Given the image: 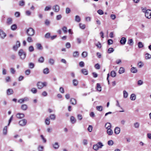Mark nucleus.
<instances>
[{"label":"nucleus","instance_id":"18","mask_svg":"<svg viewBox=\"0 0 151 151\" xmlns=\"http://www.w3.org/2000/svg\"><path fill=\"white\" fill-rule=\"evenodd\" d=\"M136 96L133 93L131 94L130 97V99L132 101H134L136 99Z\"/></svg>","mask_w":151,"mask_h":151},{"label":"nucleus","instance_id":"30","mask_svg":"<svg viewBox=\"0 0 151 151\" xmlns=\"http://www.w3.org/2000/svg\"><path fill=\"white\" fill-rule=\"evenodd\" d=\"M49 72V69L48 68L44 69L43 71V73L44 74H48Z\"/></svg>","mask_w":151,"mask_h":151},{"label":"nucleus","instance_id":"23","mask_svg":"<svg viewBox=\"0 0 151 151\" xmlns=\"http://www.w3.org/2000/svg\"><path fill=\"white\" fill-rule=\"evenodd\" d=\"M125 72V69L123 67H120L119 71V73L121 74L124 73Z\"/></svg>","mask_w":151,"mask_h":151},{"label":"nucleus","instance_id":"22","mask_svg":"<svg viewBox=\"0 0 151 151\" xmlns=\"http://www.w3.org/2000/svg\"><path fill=\"white\" fill-rule=\"evenodd\" d=\"M131 71L133 73H137V70L136 68L134 67H132L131 69Z\"/></svg>","mask_w":151,"mask_h":151},{"label":"nucleus","instance_id":"57","mask_svg":"<svg viewBox=\"0 0 151 151\" xmlns=\"http://www.w3.org/2000/svg\"><path fill=\"white\" fill-rule=\"evenodd\" d=\"M97 12L100 15H102L104 14V12L101 9H99L97 11Z\"/></svg>","mask_w":151,"mask_h":151},{"label":"nucleus","instance_id":"58","mask_svg":"<svg viewBox=\"0 0 151 151\" xmlns=\"http://www.w3.org/2000/svg\"><path fill=\"white\" fill-rule=\"evenodd\" d=\"M31 71L29 69L26 70L25 71V74L27 75H29Z\"/></svg>","mask_w":151,"mask_h":151},{"label":"nucleus","instance_id":"9","mask_svg":"<svg viewBox=\"0 0 151 151\" xmlns=\"http://www.w3.org/2000/svg\"><path fill=\"white\" fill-rule=\"evenodd\" d=\"M52 146L55 149H58L60 147V145L57 142H55L54 143L52 144Z\"/></svg>","mask_w":151,"mask_h":151},{"label":"nucleus","instance_id":"49","mask_svg":"<svg viewBox=\"0 0 151 151\" xmlns=\"http://www.w3.org/2000/svg\"><path fill=\"white\" fill-rule=\"evenodd\" d=\"M29 50L30 52H32L34 50V48L33 46H31L29 47Z\"/></svg>","mask_w":151,"mask_h":151},{"label":"nucleus","instance_id":"41","mask_svg":"<svg viewBox=\"0 0 151 151\" xmlns=\"http://www.w3.org/2000/svg\"><path fill=\"white\" fill-rule=\"evenodd\" d=\"M128 44L130 45H132L133 44V40L132 39H129L128 40Z\"/></svg>","mask_w":151,"mask_h":151},{"label":"nucleus","instance_id":"2","mask_svg":"<svg viewBox=\"0 0 151 151\" xmlns=\"http://www.w3.org/2000/svg\"><path fill=\"white\" fill-rule=\"evenodd\" d=\"M18 54L20 59L22 60L24 59L26 57V53L24 52L23 50L20 49L18 52Z\"/></svg>","mask_w":151,"mask_h":151},{"label":"nucleus","instance_id":"53","mask_svg":"<svg viewBox=\"0 0 151 151\" xmlns=\"http://www.w3.org/2000/svg\"><path fill=\"white\" fill-rule=\"evenodd\" d=\"M108 144L109 146H111L114 144V142L112 140H109L108 142Z\"/></svg>","mask_w":151,"mask_h":151},{"label":"nucleus","instance_id":"63","mask_svg":"<svg viewBox=\"0 0 151 151\" xmlns=\"http://www.w3.org/2000/svg\"><path fill=\"white\" fill-rule=\"evenodd\" d=\"M65 46L67 48H69L70 47V44L69 42H67L65 45Z\"/></svg>","mask_w":151,"mask_h":151},{"label":"nucleus","instance_id":"48","mask_svg":"<svg viewBox=\"0 0 151 151\" xmlns=\"http://www.w3.org/2000/svg\"><path fill=\"white\" fill-rule=\"evenodd\" d=\"M29 66L30 68L32 69L34 67V64L32 63H30L29 64Z\"/></svg>","mask_w":151,"mask_h":151},{"label":"nucleus","instance_id":"33","mask_svg":"<svg viewBox=\"0 0 151 151\" xmlns=\"http://www.w3.org/2000/svg\"><path fill=\"white\" fill-rule=\"evenodd\" d=\"M44 61V58L43 57H41L39 58L38 61L40 63H43Z\"/></svg>","mask_w":151,"mask_h":151},{"label":"nucleus","instance_id":"29","mask_svg":"<svg viewBox=\"0 0 151 151\" xmlns=\"http://www.w3.org/2000/svg\"><path fill=\"white\" fill-rule=\"evenodd\" d=\"M11 28L12 30H15L17 29V26L16 24H13L11 26Z\"/></svg>","mask_w":151,"mask_h":151},{"label":"nucleus","instance_id":"46","mask_svg":"<svg viewBox=\"0 0 151 151\" xmlns=\"http://www.w3.org/2000/svg\"><path fill=\"white\" fill-rule=\"evenodd\" d=\"M114 51V50L113 48H110L108 50V52L109 53H111Z\"/></svg>","mask_w":151,"mask_h":151},{"label":"nucleus","instance_id":"6","mask_svg":"<svg viewBox=\"0 0 151 151\" xmlns=\"http://www.w3.org/2000/svg\"><path fill=\"white\" fill-rule=\"evenodd\" d=\"M20 43L19 41H17L16 42V45L14 46L13 49L14 50H16L20 47Z\"/></svg>","mask_w":151,"mask_h":151},{"label":"nucleus","instance_id":"24","mask_svg":"<svg viewBox=\"0 0 151 151\" xmlns=\"http://www.w3.org/2000/svg\"><path fill=\"white\" fill-rule=\"evenodd\" d=\"M7 126H5L4 127V128L3 129V134L4 135H6L7 134Z\"/></svg>","mask_w":151,"mask_h":151},{"label":"nucleus","instance_id":"12","mask_svg":"<svg viewBox=\"0 0 151 151\" xmlns=\"http://www.w3.org/2000/svg\"><path fill=\"white\" fill-rule=\"evenodd\" d=\"M126 41V38L125 37H123L122 38L120 41V42L121 44L124 45L125 44Z\"/></svg>","mask_w":151,"mask_h":151},{"label":"nucleus","instance_id":"54","mask_svg":"<svg viewBox=\"0 0 151 151\" xmlns=\"http://www.w3.org/2000/svg\"><path fill=\"white\" fill-rule=\"evenodd\" d=\"M97 110L99 111H101L102 110V107L101 106H98L96 107Z\"/></svg>","mask_w":151,"mask_h":151},{"label":"nucleus","instance_id":"44","mask_svg":"<svg viewBox=\"0 0 151 151\" xmlns=\"http://www.w3.org/2000/svg\"><path fill=\"white\" fill-rule=\"evenodd\" d=\"M27 41L29 43L32 42L33 41L32 38L30 37H27Z\"/></svg>","mask_w":151,"mask_h":151},{"label":"nucleus","instance_id":"15","mask_svg":"<svg viewBox=\"0 0 151 151\" xmlns=\"http://www.w3.org/2000/svg\"><path fill=\"white\" fill-rule=\"evenodd\" d=\"M36 45L37 46V49L40 50H42L43 47L41 44L38 43L36 44Z\"/></svg>","mask_w":151,"mask_h":151},{"label":"nucleus","instance_id":"36","mask_svg":"<svg viewBox=\"0 0 151 151\" xmlns=\"http://www.w3.org/2000/svg\"><path fill=\"white\" fill-rule=\"evenodd\" d=\"M75 20L77 22H79L81 21V18L78 15L76 16Z\"/></svg>","mask_w":151,"mask_h":151},{"label":"nucleus","instance_id":"55","mask_svg":"<svg viewBox=\"0 0 151 151\" xmlns=\"http://www.w3.org/2000/svg\"><path fill=\"white\" fill-rule=\"evenodd\" d=\"M138 65L139 67L140 68L143 66V64L141 61H140L138 63Z\"/></svg>","mask_w":151,"mask_h":151},{"label":"nucleus","instance_id":"10","mask_svg":"<svg viewBox=\"0 0 151 151\" xmlns=\"http://www.w3.org/2000/svg\"><path fill=\"white\" fill-rule=\"evenodd\" d=\"M6 36V34L2 30H0V36L1 38L4 39Z\"/></svg>","mask_w":151,"mask_h":151},{"label":"nucleus","instance_id":"61","mask_svg":"<svg viewBox=\"0 0 151 151\" xmlns=\"http://www.w3.org/2000/svg\"><path fill=\"white\" fill-rule=\"evenodd\" d=\"M62 17V15L61 14H59L57 16L56 19L58 20H60Z\"/></svg>","mask_w":151,"mask_h":151},{"label":"nucleus","instance_id":"42","mask_svg":"<svg viewBox=\"0 0 151 151\" xmlns=\"http://www.w3.org/2000/svg\"><path fill=\"white\" fill-rule=\"evenodd\" d=\"M81 72L84 74L87 75L88 74V71L86 69H83L81 70Z\"/></svg>","mask_w":151,"mask_h":151},{"label":"nucleus","instance_id":"11","mask_svg":"<svg viewBox=\"0 0 151 151\" xmlns=\"http://www.w3.org/2000/svg\"><path fill=\"white\" fill-rule=\"evenodd\" d=\"M16 116L18 119H22L24 116V115L22 113H18L16 115Z\"/></svg>","mask_w":151,"mask_h":151},{"label":"nucleus","instance_id":"20","mask_svg":"<svg viewBox=\"0 0 151 151\" xmlns=\"http://www.w3.org/2000/svg\"><path fill=\"white\" fill-rule=\"evenodd\" d=\"M12 19L11 18H9L7 19L6 23L8 25H10L12 23Z\"/></svg>","mask_w":151,"mask_h":151},{"label":"nucleus","instance_id":"56","mask_svg":"<svg viewBox=\"0 0 151 151\" xmlns=\"http://www.w3.org/2000/svg\"><path fill=\"white\" fill-rule=\"evenodd\" d=\"M92 129L93 127L91 125H89L88 128V130L89 132H91L92 131Z\"/></svg>","mask_w":151,"mask_h":151},{"label":"nucleus","instance_id":"1","mask_svg":"<svg viewBox=\"0 0 151 151\" xmlns=\"http://www.w3.org/2000/svg\"><path fill=\"white\" fill-rule=\"evenodd\" d=\"M141 9L142 12L144 13L146 17L148 19L151 18V10L147 9L146 7H142Z\"/></svg>","mask_w":151,"mask_h":151},{"label":"nucleus","instance_id":"14","mask_svg":"<svg viewBox=\"0 0 151 151\" xmlns=\"http://www.w3.org/2000/svg\"><path fill=\"white\" fill-rule=\"evenodd\" d=\"M105 127L107 129H111V124L109 122L106 123L105 124Z\"/></svg>","mask_w":151,"mask_h":151},{"label":"nucleus","instance_id":"25","mask_svg":"<svg viewBox=\"0 0 151 151\" xmlns=\"http://www.w3.org/2000/svg\"><path fill=\"white\" fill-rule=\"evenodd\" d=\"M96 89L98 91L100 92L101 91V87L100 84L97 83V84Z\"/></svg>","mask_w":151,"mask_h":151},{"label":"nucleus","instance_id":"45","mask_svg":"<svg viewBox=\"0 0 151 151\" xmlns=\"http://www.w3.org/2000/svg\"><path fill=\"white\" fill-rule=\"evenodd\" d=\"M79 25L80 27L82 29H84L85 28L86 26L85 24L80 23L79 24Z\"/></svg>","mask_w":151,"mask_h":151},{"label":"nucleus","instance_id":"17","mask_svg":"<svg viewBox=\"0 0 151 151\" xmlns=\"http://www.w3.org/2000/svg\"><path fill=\"white\" fill-rule=\"evenodd\" d=\"M7 94L8 95H10L13 93V91L12 89H9L7 90Z\"/></svg>","mask_w":151,"mask_h":151},{"label":"nucleus","instance_id":"35","mask_svg":"<svg viewBox=\"0 0 151 151\" xmlns=\"http://www.w3.org/2000/svg\"><path fill=\"white\" fill-rule=\"evenodd\" d=\"M50 118L51 119L54 120L55 119L56 116L55 114H51L50 115Z\"/></svg>","mask_w":151,"mask_h":151},{"label":"nucleus","instance_id":"40","mask_svg":"<svg viewBox=\"0 0 151 151\" xmlns=\"http://www.w3.org/2000/svg\"><path fill=\"white\" fill-rule=\"evenodd\" d=\"M50 119L48 118H47L45 121V123L47 125H49L50 124Z\"/></svg>","mask_w":151,"mask_h":151},{"label":"nucleus","instance_id":"27","mask_svg":"<svg viewBox=\"0 0 151 151\" xmlns=\"http://www.w3.org/2000/svg\"><path fill=\"white\" fill-rule=\"evenodd\" d=\"M70 120L72 123L74 124L76 122V120L73 116H71L70 118Z\"/></svg>","mask_w":151,"mask_h":151},{"label":"nucleus","instance_id":"19","mask_svg":"<svg viewBox=\"0 0 151 151\" xmlns=\"http://www.w3.org/2000/svg\"><path fill=\"white\" fill-rule=\"evenodd\" d=\"M106 132L107 134L109 135H112L113 134V131L111 129H107Z\"/></svg>","mask_w":151,"mask_h":151},{"label":"nucleus","instance_id":"8","mask_svg":"<svg viewBox=\"0 0 151 151\" xmlns=\"http://www.w3.org/2000/svg\"><path fill=\"white\" fill-rule=\"evenodd\" d=\"M53 9L55 12H58L60 10V7L58 5H56L53 6Z\"/></svg>","mask_w":151,"mask_h":151},{"label":"nucleus","instance_id":"39","mask_svg":"<svg viewBox=\"0 0 151 151\" xmlns=\"http://www.w3.org/2000/svg\"><path fill=\"white\" fill-rule=\"evenodd\" d=\"M116 72L114 71H112L111 72V76L113 77H114L116 76Z\"/></svg>","mask_w":151,"mask_h":151},{"label":"nucleus","instance_id":"3","mask_svg":"<svg viewBox=\"0 0 151 151\" xmlns=\"http://www.w3.org/2000/svg\"><path fill=\"white\" fill-rule=\"evenodd\" d=\"M47 85V83L46 82H39L37 83V86L39 89L42 88L44 87L45 86Z\"/></svg>","mask_w":151,"mask_h":151},{"label":"nucleus","instance_id":"4","mask_svg":"<svg viewBox=\"0 0 151 151\" xmlns=\"http://www.w3.org/2000/svg\"><path fill=\"white\" fill-rule=\"evenodd\" d=\"M35 32L34 30L32 28H29L27 30V35L31 36L34 35Z\"/></svg>","mask_w":151,"mask_h":151},{"label":"nucleus","instance_id":"16","mask_svg":"<svg viewBox=\"0 0 151 151\" xmlns=\"http://www.w3.org/2000/svg\"><path fill=\"white\" fill-rule=\"evenodd\" d=\"M70 102L71 104L73 105H75L77 103L76 99L74 98H71L70 99Z\"/></svg>","mask_w":151,"mask_h":151},{"label":"nucleus","instance_id":"7","mask_svg":"<svg viewBox=\"0 0 151 151\" xmlns=\"http://www.w3.org/2000/svg\"><path fill=\"white\" fill-rule=\"evenodd\" d=\"M28 100V99L27 97H25L23 98L20 99L18 101V102L20 104L24 103V101H26Z\"/></svg>","mask_w":151,"mask_h":151},{"label":"nucleus","instance_id":"21","mask_svg":"<svg viewBox=\"0 0 151 151\" xmlns=\"http://www.w3.org/2000/svg\"><path fill=\"white\" fill-rule=\"evenodd\" d=\"M145 58L146 60L150 59L151 58V55L149 53H147L145 55Z\"/></svg>","mask_w":151,"mask_h":151},{"label":"nucleus","instance_id":"32","mask_svg":"<svg viewBox=\"0 0 151 151\" xmlns=\"http://www.w3.org/2000/svg\"><path fill=\"white\" fill-rule=\"evenodd\" d=\"M21 109L24 110H26L27 108V106L26 104H23L21 106Z\"/></svg>","mask_w":151,"mask_h":151},{"label":"nucleus","instance_id":"5","mask_svg":"<svg viewBox=\"0 0 151 151\" xmlns=\"http://www.w3.org/2000/svg\"><path fill=\"white\" fill-rule=\"evenodd\" d=\"M27 123V120L24 119L20 121L19 122V124L20 126H24Z\"/></svg>","mask_w":151,"mask_h":151},{"label":"nucleus","instance_id":"60","mask_svg":"<svg viewBox=\"0 0 151 151\" xmlns=\"http://www.w3.org/2000/svg\"><path fill=\"white\" fill-rule=\"evenodd\" d=\"M96 45L98 48L99 49L101 48V44L99 42H98L97 43Z\"/></svg>","mask_w":151,"mask_h":151},{"label":"nucleus","instance_id":"31","mask_svg":"<svg viewBox=\"0 0 151 151\" xmlns=\"http://www.w3.org/2000/svg\"><path fill=\"white\" fill-rule=\"evenodd\" d=\"M99 146L98 145H94L93 146V149L95 150H97L99 148Z\"/></svg>","mask_w":151,"mask_h":151},{"label":"nucleus","instance_id":"50","mask_svg":"<svg viewBox=\"0 0 151 151\" xmlns=\"http://www.w3.org/2000/svg\"><path fill=\"white\" fill-rule=\"evenodd\" d=\"M10 72L12 74H15L16 70H15L13 68H11L10 69Z\"/></svg>","mask_w":151,"mask_h":151},{"label":"nucleus","instance_id":"51","mask_svg":"<svg viewBox=\"0 0 151 151\" xmlns=\"http://www.w3.org/2000/svg\"><path fill=\"white\" fill-rule=\"evenodd\" d=\"M144 45L141 42H139L138 43V47L139 48H141L143 47Z\"/></svg>","mask_w":151,"mask_h":151},{"label":"nucleus","instance_id":"47","mask_svg":"<svg viewBox=\"0 0 151 151\" xmlns=\"http://www.w3.org/2000/svg\"><path fill=\"white\" fill-rule=\"evenodd\" d=\"M31 92L33 93H35L37 92V90L36 88H32L31 90Z\"/></svg>","mask_w":151,"mask_h":151},{"label":"nucleus","instance_id":"59","mask_svg":"<svg viewBox=\"0 0 151 151\" xmlns=\"http://www.w3.org/2000/svg\"><path fill=\"white\" fill-rule=\"evenodd\" d=\"M44 149V147L43 146H39L38 149L39 151H42Z\"/></svg>","mask_w":151,"mask_h":151},{"label":"nucleus","instance_id":"52","mask_svg":"<svg viewBox=\"0 0 151 151\" xmlns=\"http://www.w3.org/2000/svg\"><path fill=\"white\" fill-rule=\"evenodd\" d=\"M51 7V6H46L44 9V11H46L49 10L50 9Z\"/></svg>","mask_w":151,"mask_h":151},{"label":"nucleus","instance_id":"34","mask_svg":"<svg viewBox=\"0 0 151 151\" xmlns=\"http://www.w3.org/2000/svg\"><path fill=\"white\" fill-rule=\"evenodd\" d=\"M73 85L76 86H77L78 84V81L76 79H74L73 80Z\"/></svg>","mask_w":151,"mask_h":151},{"label":"nucleus","instance_id":"38","mask_svg":"<svg viewBox=\"0 0 151 151\" xmlns=\"http://www.w3.org/2000/svg\"><path fill=\"white\" fill-rule=\"evenodd\" d=\"M88 55V53L87 52L84 51L83 52L82 54V56L83 58L86 57Z\"/></svg>","mask_w":151,"mask_h":151},{"label":"nucleus","instance_id":"62","mask_svg":"<svg viewBox=\"0 0 151 151\" xmlns=\"http://www.w3.org/2000/svg\"><path fill=\"white\" fill-rule=\"evenodd\" d=\"M62 29L65 33H66L67 32V28L65 26L63 27L62 28Z\"/></svg>","mask_w":151,"mask_h":151},{"label":"nucleus","instance_id":"37","mask_svg":"<svg viewBox=\"0 0 151 151\" xmlns=\"http://www.w3.org/2000/svg\"><path fill=\"white\" fill-rule=\"evenodd\" d=\"M134 126L135 128H139V124L138 122H135L134 124Z\"/></svg>","mask_w":151,"mask_h":151},{"label":"nucleus","instance_id":"64","mask_svg":"<svg viewBox=\"0 0 151 151\" xmlns=\"http://www.w3.org/2000/svg\"><path fill=\"white\" fill-rule=\"evenodd\" d=\"M143 82L141 80H139L137 81V84L139 86H140L143 84Z\"/></svg>","mask_w":151,"mask_h":151},{"label":"nucleus","instance_id":"13","mask_svg":"<svg viewBox=\"0 0 151 151\" xmlns=\"http://www.w3.org/2000/svg\"><path fill=\"white\" fill-rule=\"evenodd\" d=\"M120 131V128L117 127H116L114 129V133L116 134H119Z\"/></svg>","mask_w":151,"mask_h":151},{"label":"nucleus","instance_id":"43","mask_svg":"<svg viewBox=\"0 0 151 151\" xmlns=\"http://www.w3.org/2000/svg\"><path fill=\"white\" fill-rule=\"evenodd\" d=\"M73 56L74 57H78L79 55L78 52V51H75L73 53Z\"/></svg>","mask_w":151,"mask_h":151},{"label":"nucleus","instance_id":"26","mask_svg":"<svg viewBox=\"0 0 151 151\" xmlns=\"http://www.w3.org/2000/svg\"><path fill=\"white\" fill-rule=\"evenodd\" d=\"M49 63L51 65H53L55 63L54 60L52 58H50L48 60Z\"/></svg>","mask_w":151,"mask_h":151},{"label":"nucleus","instance_id":"28","mask_svg":"<svg viewBox=\"0 0 151 151\" xmlns=\"http://www.w3.org/2000/svg\"><path fill=\"white\" fill-rule=\"evenodd\" d=\"M123 97L124 98H126L128 96V93L125 90L123 91Z\"/></svg>","mask_w":151,"mask_h":151}]
</instances>
